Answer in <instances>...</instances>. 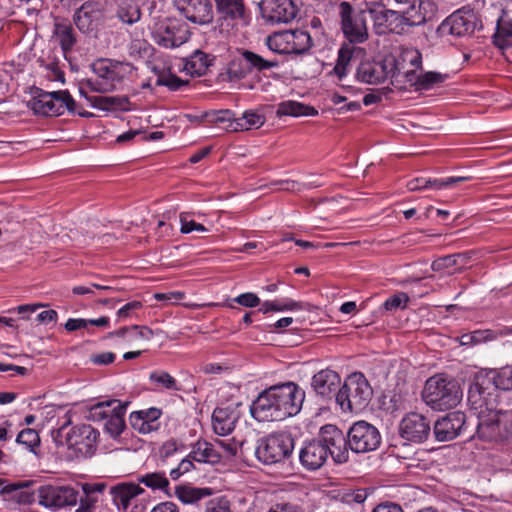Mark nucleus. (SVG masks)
I'll return each mask as SVG.
<instances>
[{
    "mask_svg": "<svg viewBox=\"0 0 512 512\" xmlns=\"http://www.w3.org/2000/svg\"><path fill=\"white\" fill-rule=\"evenodd\" d=\"M92 76L83 80L79 86V93L92 108L105 111H128L130 101L127 96H94L90 92L110 93L117 89L129 68L128 64L110 59H98L92 64Z\"/></svg>",
    "mask_w": 512,
    "mask_h": 512,
    "instance_id": "1",
    "label": "nucleus"
},
{
    "mask_svg": "<svg viewBox=\"0 0 512 512\" xmlns=\"http://www.w3.org/2000/svg\"><path fill=\"white\" fill-rule=\"evenodd\" d=\"M304 399V390L293 382L271 386L253 402L251 414L261 422L281 421L298 414Z\"/></svg>",
    "mask_w": 512,
    "mask_h": 512,
    "instance_id": "2",
    "label": "nucleus"
},
{
    "mask_svg": "<svg viewBox=\"0 0 512 512\" xmlns=\"http://www.w3.org/2000/svg\"><path fill=\"white\" fill-rule=\"evenodd\" d=\"M298 455L301 466L307 471L322 468L329 455L336 463H344L348 460L345 435L335 425H324L317 438L303 443Z\"/></svg>",
    "mask_w": 512,
    "mask_h": 512,
    "instance_id": "3",
    "label": "nucleus"
},
{
    "mask_svg": "<svg viewBox=\"0 0 512 512\" xmlns=\"http://www.w3.org/2000/svg\"><path fill=\"white\" fill-rule=\"evenodd\" d=\"M488 398L482 394L468 391L470 410L476 416L477 435L487 441H497L512 434V410L497 409L496 397Z\"/></svg>",
    "mask_w": 512,
    "mask_h": 512,
    "instance_id": "4",
    "label": "nucleus"
},
{
    "mask_svg": "<svg viewBox=\"0 0 512 512\" xmlns=\"http://www.w3.org/2000/svg\"><path fill=\"white\" fill-rule=\"evenodd\" d=\"M424 402L434 410L455 408L463 398L459 382L445 374H436L428 378L422 391Z\"/></svg>",
    "mask_w": 512,
    "mask_h": 512,
    "instance_id": "5",
    "label": "nucleus"
},
{
    "mask_svg": "<svg viewBox=\"0 0 512 512\" xmlns=\"http://www.w3.org/2000/svg\"><path fill=\"white\" fill-rule=\"evenodd\" d=\"M372 388L362 373L349 375L336 395V402L343 412L359 413L372 399Z\"/></svg>",
    "mask_w": 512,
    "mask_h": 512,
    "instance_id": "6",
    "label": "nucleus"
},
{
    "mask_svg": "<svg viewBox=\"0 0 512 512\" xmlns=\"http://www.w3.org/2000/svg\"><path fill=\"white\" fill-rule=\"evenodd\" d=\"M28 107L37 115L59 116L68 111L72 114H78L84 117H90L92 114L83 112L67 90L53 92L38 91L28 102Z\"/></svg>",
    "mask_w": 512,
    "mask_h": 512,
    "instance_id": "7",
    "label": "nucleus"
},
{
    "mask_svg": "<svg viewBox=\"0 0 512 512\" xmlns=\"http://www.w3.org/2000/svg\"><path fill=\"white\" fill-rule=\"evenodd\" d=\"M368 9L356 10L347 1H341L338 5L340 29L344 38L350 44H362L369 38L366 13Z\"/></svg>",
    "mask_w": 512,
    "mask_h": 512,
    "instance_id": "8",
    "label": "nucleus"
},
{
    "mask_svg": "<svg viewBox=\"0 0 512 512\" xmlns=\"http://www.w3.org/2000/svg\"><path fill=\"white\" fill-rule=\"evenodd\" d=\"M294 449V439L287 432L269 434L258 440L255 449L257 459L266 465L280 463L289 458Z\"/></svg>",
    "mask_w": 512,
    "mask_h": 512,
    "instance_id": "9",
    "label": "nucleus"
},
{
    "mask_svg": "<svg viewBox=\"0 0 512 512\" xmlns=\"http://www.w3.org/2000/svg\"><path fill=\"white\" fill-rule=\"evenodd\" d=\"M126 409L127 404L117 399L101 401L90 407L87 418L92 421L106 420L105 431L111 437L116 438L125 428Z\"/></svg>",
    "mask_w": 512,
    "mask_h": 512,
    "instance_id": "10",
    "label": "nucleus"
},
{
    "mask_svg": "<svg viewBox=\"0 0 512 512\" xmlns=\"http://www.w3.org/2000/svg\"><path fill=\"white\" fill-rule=\"evenodd\" d=\"M154 41L164 48H176L186 43L190 32L188 25L176 18H163L151 27Z\"/></svg>",
    "mask_w": 512,
    "mask_h": 512,
    "instance_id": "11",
    "label": "nucleus"
},
{
    "mask_svg": "<svg viewBox=\"0 0 512 512\" xmlns=\"http://www.w3.org/2000/svg\"><path fill=\"white\" fill-rule=\"evenodd\" d=\"M268 48L279 54H302L312 46L311 36L304 30L275 32L266 39Z\"/></svg>",
    "mask_w": 512,
    "mask_h": 512,
    "instance_id": "12",
    "label": "nucleus"
},
{
    "mask_svg": "<svg viewBox=\"0 0 512 512\" xmlns=\"http://www.w3.org/2000/svg\"><path fill=\"white\" fill-rule=\"evenodd\" d=\"M278 65L275 58L266 59L252 51L242 50L229 62L227 74L231 80H239L247 77L253 70L261 72Z\"/></svg>",
    "mask_w": 512,
    "mask_h": 512,
    "instance_id": "13",
    "label": "nucleus"
},
{
    "mask_svg": "<svg viewBox=\"0 0 512 512\" xmlns=\"http://www.w3.org/2000/svg\"><path fill=\"white\" fill-rule=\"evenodd\" d=\"M346 438V446L355 453H367L376 450L381 444V434L379 430L366 421L354 423Z\"/></svg>",
    "mask_w": 512,
    "mask_h": 512,
    "instance_id": "14",
    "label": "nucleus"
},
{
    "mask_svg": "<svg viewBox=\"0 0 512 512\" xmlns=\"http://www.w3.org/2000/svg\"><path fill=\"white\" fill-rule=\"evenodd\" d=\"M512 390V366H506L498 371H490L485 374H478L474 382L469 387L470 392L482 394L488 398L487 392L491 397L498 398L497 390Z\"/></svg>",
    "mask_w": 512,
    "mask_h": 512,
    "instance_id": "15",
    "label": "nucleus"
},
{
    "mask_svg": "<svg viewBox=\"0 0 512 512\" xmlns=\"http://www.w3.org/2000/svg\"><path fill=\"white\" fill-rule=\"evenodd\" d=\"M373 21V28L378 35L387 33L401 34L405 27L410 25V17L397 11L386 9L381 5H374L368 8Z\"/></svg>",
    "mask_w": 512,
    "mask_h": 512,
    "instance_id": "16",
    "label": "nucleus"
},
{
    "mask_svg": "<svg viewBox=\"0 0 512 512\" xmlns=\"http://www.w3.org/2000/svg\"><path fill=\"white\" fill-rule=\"evenodd\" d=\"M98 433L89 424L72 427L66 435V444L75 457L91 456L96 447Z\"/></svg>",
    "mask_w": 512,
    "mask_h": 512,
    "instance_id": "17",
    "label": "nucleus"
},
{
    "mask_svg": "<svg viewBox=\"0 0 512 512\" xmlns=\"http://www.w3.org/2000/svg\"><path fill=\"white\" fill-rule=\"evenodd\" d=\"M39 504L50 509L75 506L79 493L71 486L44 485L38 489Z\"/></svg>",
    "mask_w": 512,
    "mask_h": 512,
    "instance_id": "18",
    "label": "nucleus"
},
{
    "mask_svg": "<svg viewBox=\"0 0 512 512\" xmlns=\"http://www.w3.org/2000/svg\"><path fill=\"white\" fill-rule=\"evenodd\" d=\"M430 423L422 414L410 412L400 421L398 432L400 437L414 444H420L427 440L430 435Z\"/></svg>",
    "mask_w": 512,
    "mask_h": 512,
    "instance_id": "19",
    "label": "nucleus"
},
{
    "mask_svg": "<svg viewBox=\"0 0 512 512\" xmlns=\"http://www.w3.org/2000/svg\"><path fill=\"white\" fill-rule=\"evenodd\" d=\"M144 493V488L132 481L117 483L108 491L111 503L118 512L127 511L135 505H140L139 496Z\"/></svg>",
    "mask_w": 512,
    "mask_h": 512,
    "instance_id": "20",
    "label": "nucleus"
},
{
    "mask_svg": "<svg viewBox=\"0 0 512 512\" xmlns=\"http://www.w3.org/2000/svg\"><path fill=\"white\" fill-rule=\"evenodd\" d=\"M212 122H225L229 124L227 129L232 132L248 131L252 129H259L266 121L264 114L255 110H247L241 116L230 118L229 111H219L210 115Z\"/></svg>",
    "mask_w": 512,
    "mask_h": 512,
    "instance_id": "21",
    "label": "nucleus"
},
{
    "mask_svg": "<svg viewBox=\"0 0 512 512\" xmlns=\"http://www.w3.org/2000/svg\"><path fill=\"white\" fill-rule=\"evenodd\" d=\"M390 76L396 75L393 73V61L388 59L364 61L359 65L356 73L360 82L373 85L385 82Z\"/></svg>",
    "mask_w": 512,
    "mask_h": 512,
    "instance_id": "22",
    "label": "nucleus"
},
{
    "mask_svg": "<svg viewBox=\"0 0 512 512\" xmlns=\"http://www.w3.org/2000/svg\"><path fill=\"white\" fill-rule=\"evenodd\" d=\"M261 13L271 23H288L296 17L298 7L294 0H262Z\"/></svg>",
    "mask_w": 512,
    "mask_h": 512,
    "instance_id": "23",
    "label": "nucleus"
},
{
    "mask_svg": "<svg viewBox=\"0 0 512 512\" xmlns=\"http://www.w3.org/2000/svg\"><path fill=\"white\" fill-rule=\"evenodd\" d=\"M466 416L463 412L449 413L434 424V435L438 441H451L465 429Z\"/></svg>",
    "mask_w": 512,
    "mask_h": 512,
    "instance_id": "24",
    "label": "nucleus"
},
{
    "mask_svg": "<svg viewBox=\"0 0 512 512\" xmlns=\"http://www.w3.org/2000/svg\"><path fill=\"white\" fill-rule=\"evenodd\" d=\"M178 10L191 22L208 24L213 19L210 0H176Z\"/></svg>",
    "mask_w": 512,
    "mask_h": 512,
    "instance_id": "25",
    "label": "nucleus"
},
{
    "mask_svg": "<svg viewBox=\"0 0 512 512\" xmlns=\"http://www.w3.org/2000/svg\"><path fill=\"white\" fill-rule=\"evenodd\" d=\"M103 17V9L99 3L85 2L76 10L73 20L81 32L89 33L97 29Z\"/></svg>",
    "mask_w": 512,
    "mask_h": 512,
    "instance_id": "26",
    "label": "nucleus"
},
{
    "mask_svg": "<svg viewBox=\"0 0 512 512\" xmlns=\"http://www.w3.org/2000/svg\"><path fill=\"white\" fill-rule=\"evenodd\" d=\"M217 11L222 20V30L227 32L240 23H245V6L243 0H215Z\"/></svg>",
    "mask_w": 512,
    "mask_h": 512,
    "instance_id": "27",
    "label": "nucleus"
},
{
    "mask_svg": "<svg viewBox=\"0 0 512 512\" xmlns=\"http://www.w3.org/2000/svg\"><path fill=\"white\" fill-rule=\"evenodd\" d=\"M472 15L460 10L448 16L439 26L441 35L463 36L473 30Z\"/></svg>",
    "mask_w": 512,
    "mask_h": 512,
    "instance_id": "28",
    "label": "nucleus"
},
{
    "mask_svg": "<svg viewBox=\"0 0 512 512\" xmlns=\"http://www.w3.org/2000/svg\"><path fill=\"white\" fill-rule=\"evenodd\" d=\"M393 61V73L397 71V76L402 75L407 81V72L411 70L417 73L422 68V54L414 47H405L396 60Z\"/></svg>",
    "mask_w": 512,
    "mask_h": 512,
    "instance_id": "29",
    "label": "nucleus"
},
{
    "mask_svg": "<svg viewBox=\"0 0 512 512\" xmlns=\"http://www.w3.org/2000/svg\"><path fill=\"white\" fill-rule=\"evenodd\" d=\"M239 419V412L236 407H217L212 414V426L216 434L226 436L235 429Z\"/></svg>",
    "mask_w": 512,
    "mask_h": 512,
    "instance_id": "30",
    "label": "nucleus"
},
{
    "mask_svg": "<svg viewBox=\"0 0 512 512\" xmlns=\"http://www.w3.org/2000/svg\"><path fill=\"white\" fill-rule=\"evenodd\" d=\"M30 482H10L6 480L3 500L18 505H28L34 502V493L29 490Z\"/></svg>",
    "mask_w": 512,
    "mask_h": 512,
    "instance_id": "31",
    "label": "nucleus"
},
{
    "mask_svg": "<svg viewBox=\"0 0 512 512\" xmlns=\"http://www.w3.org/2000/svg\"><path fill=\"white\" fill-rule=\"evenodd\" d=\"M341 383L339 374L333 370L325 369L313 376L312 385L317 394L328 397L334 393Z\"/></svg>",
    "mask_w": 512,
    "mask_h": 512,
    "instance_id": "32",
    "label": "nucleus"
},
{
    "mask_svg": "<svg viewBox=\"0 0 512 512\" xmlns=\"http://www.w3.org/2000/svg\"><path fill=\"white\" fill-rule=\"evenodd\" d=\"M445 76L438 72L413 73L411 70L407 72V83L415 91H423L433 89L445 81Z\"/></svg>",
    "mask_w": 512,
    "mask_h": 512,
    "instance_id": "33",
    "label": "nucleus"
},
{
    "mask_svg": "<svg viewBox=\"0 0 512 512\" xmlns=\"http://www.w3.org/2000/svg\"><path fill=\"white\" fill-rule=\"evenodd\" d=\"M469 177H447L442 179L415 178L407 183L410 191H420L426 189L441 190L455 183L467 181Z\"/></svg>",
    "mask_w": 512,
    "mask_h": 512,
    "instance_id": "34",
    "label": "nucleus"
},
{
    "mask_svg": "<svg viewBox=\"0 0 512 512\" xmlns=\"http://www.w3.org/2000/svg\"><path fill=\"white\" fill-rule=\"evenodd\" d=\"M190 457L199 463H216L222 455L206 440H198L190 451Z\"/></svg>",
    "mask_w": 512,
    "mask_h": 512,
    "instance_id": "35",
    "label": "nucleus"
},
{
    "mask_svg": "<svg viewBox=\"0 0 512 512\" xmlns=\"http://www.w3.org/2000/svg\"><path fill=\"white\" fill-rule=\"evenodd\" d=\"M276 114L279 117L316 116L318 115V111L313 106H309L298 101L286 100L278 104Z\"/></svg>",
    "mask_w": 512,
    "mask_h": 512,
    "instance_id": "36",
    "label": "nucleus"
},
{
    "mask_svg": "<svg viewBox=\"0 0 512 512\" xmlns=\"http://www.w3.org/2000/svg\"><path fill=\"white\" fill-rule=\"evenodd\" d=\"M210 65L208 56L202 51H195L190 57L185 59L184 70L191 76L203 75Z\"/></svg>",
    "mask_w": 512,
    "mask_h": 512,
    "instance_id": "37",
    "label": "nucleus"
},
{
    "mask_svg": "<svg viewBox=\"0 0 512 512\" xmlns=\"http://www.w3.org/2000/svg\"><path fill=\"white\" fill-rule=\"evenodd\" d=\"M53 34L65 53L71 50L76 42L73 28L68 22H56Z\"/></svg>",
    "mask_w": 512,
    "mask_h": 512,
    "instance_id": "38",
    "label": "nucleus"
},
{
    "mask_svg": "<svg viewBox=\"0 0 512 512\" xmlns=\"http://www.w3.org/2000/svg\"><path fill=\"white\" fill-rule=\"evenodd\" d=\"M354 53V47L350 45H343L338 51V59L333 69L334 74L339 80H342L348 73L351 60Z\"/></svg>",
    "mask_w": 512,
    "mask_h": 512,
    "instance_id": "39",
    "label": "nucleus"
},
{
    "mask_svg": "<svg viewBox=\"0 0 512 512\" xmlns=\"http://www.w3.org/2000/svg\"><path fill=\"white\" fill-rule=\"evenodd\" d=\"M438 5L434 0H421L419 3V15L410 17V25H420L427 21H431L438 14Z\"/></svg>",
    "mask_w": 512,
    "mask_h": 512,
    "instance_id": "40",
    "label": "nucleus"
},
{
    "mask_svg": "<svg viewBox=\"0 0 512 512\" xmlns=\"http://www.w3.org/2000/svg\"><path fill=\"white\" fill-rule=\"evenodd\" d=\"M114 335L126 337L128 340L149 341L154 337V331L147 326L133 325L131 327L121 328Z\"/></svg>",
    "mask_w": 512,
    "mask_h": 512,
    "instance_id": "41",
    "label": "nucleus"
},
{
    "mask_svg": "<svg viewBox=\"0 0 512 512\" xmlns=\"http://www.w3.org/2000/svg\"><path fill=\"white\" fill-rule=\"evenodd\" d=\"M176 497L184 504H193L205 496L210 495L208 489L195 488L190 486H179L175 489Z\"/></svg>",
    "mask_w": 512,
    "mask_h": 512,
    "instance_id": "42",
    "label": "nucleus"
},
{
    "mask_svg": "<svg viewBox=\"0 0 512 512\" xmlns=\"http://www.w3.org/2000/svg\"><path fill=\"white\" fill-rule=\"evenodd\" d=\"M302 305L299 302H296L292 299L286 298L282 300H273V301H265L262 303L260 312L266 314L270 311H292V310H301Z\"/></svg>",
    "mask_w": 512,
    "mask_h": 512,
    "instance_id": "43",
    "label": "nucleus"
},
{
    "mask_svg": "<svg viewBox=\"0 0 512 512\" xmlns=\"http://www.w3.org/2000/svg\"><path fill=\"white\" fill-rule=\"evenodd\" d=\"M79 505L75 512H109L108 506L100 497H92L87 494L78 498Z\"/></svg>",
    "mask_w": 512,
    "mask_h": 512,
    "instance_id": "44",
    "label": "nucleus"
},
{
    "mask_svg": "<svg viewBox=\"0 0 512 512\" xmlns=\"http://www.w3.org/2000/svg\"><path fill=\"white\" fill-rule=\"evenodd\" d=\"M138 484H144L152 490H165L169 486V480L163 472H152L138 477Z\"/></svg>",
    "mask_w": 512,
    "mask_h": 512,
    "instance_id": "45",
    "label": "nucleus"
},
{
    "mask_svg": "<svg viewBox=\"0 0 512 512\" xmlns=\"http://www.w3.org/2000/svg\"><path fill=\"white\" fill-rule=\"evenodd\" d=\"M16 442L37 455V448L40 446V437L34 429L27 428L22 430L17 435Z\"/></svg>",
    "mask_w": 512,
    "mask_h": 512,
    "instance_id": "46",
    "label": "nucleus"
},
{
    "mask_svg": "<svg viewBox=\"0 0 512 512\" xmlns=\"http://www.w3.org/2000/svg\"><path fill=\"white\" fill-rule=\"evenodd\" d=\"M180 232L182 234H189L192 232H207L208 229L201 223L194 220L193 214L189 212H182L179 215Z\"/></svg>",
    "mask_w": 512,
    "mask_h": 512,
    "instance_id": "47",
    "label": "nucleus"
},
{
    "mask_svg": "<svg viewBox=\"0 0 512 512\" xmlns=\"http://www.w3.org/2000/svg\"><path fill=\"white\" fill-rule=\"evenodd\" d=\"M495 42L503 45L505 41L512 38V18L504 15L497 21Z\"/></svg>",
    "mask_w": 512,
    "mask_h": 512,
    "instance_id": "48",
    "label": "nucleus"
},
{
    "mask_svg": "<svg viewBox=\"0 0 512 512\" xmlns=\"http://www.w3.org/2000/svg\"><path fill=\"white\" fill-rule=\"evenodd\" d=\"M151 382L154 384L166 388V389H172L177 390V381L174 377H172L169 373L164 371H155L152 372L149 376Z\"/></svg>",
    "mask_w": 512,
    "mask_h": 512,
    "instance_id": "49",
    "label": "nucleus"
},
{
    "mask_svg": "<svg viewBox=\"0 0 512 512\" xmlns=\"http://www.w3.org/2000/svg\"><path fill=\"white\" fill-rule=\"evenodd\" d=\"M493 338V334L489 330H476L474 332L464 334L460 337L461 345L478 344Z\"/></svg>",
    "mask_w": 512,
    "mask_h": 512,
    "instance_id": "50",
    "label": "nucleus"
},
{
    "mask_svg": "<svg viewBox=\"0 0 512 512\" xmlns=\"http://www.w3.org/2000/svg\"><path fill=\"white\" fill-rule=\"evenodd\" d=\"M409 302V296L404 292H398L389 297L382 305L386 311H394L397 309H404Z\"/></svg>",
    "mask_w": 512,
    "mask_h": 512,
    "instance_id": "51",
    "label": "nucleus"
},
{
    "mask_svg": "<svg viewBox=\"0 0 512 512\" xmlns=\"http://www.w3.org/2000/svg\"><path fill=\"white\" fill-rule=\"evenodd\" d=\"M460 255H447L441 258L436 259L432 262L431 268L436 272H445L450 273V269L453 268L457 264V258Z\"/></svg>",
    "mask_w": 512,
    "mask_h": 512,
    "instance_id": "52",
    "label": "nucleus"
},
{
    "mask_svg": "<svg viewBox=\"0 0 512 512\" xmlns=\"http://www.w3.org/2000/svg\"><path fill=\"white\" fill-rule=\"evenodd\" d=\"M117 17L126 24H132L140 19V11L136 6L120 7Z\"/></svg>",
    "mask_w": 512,
    "mask_h": 512,
    "instance_id": "53",
    "label": "nucleus"
},
{
    "mask_svg": "<svg viewBox=\"0 0 512 512\" xmlns=\"http://www.w3.org/2000/svg\"><path fill=\"white\" fill-rule=\"evenodd\" d=\"M193 459L190 453L187 457L181 460L178 466L170 471V476L173 480L179 479L183 474L191 471L194 468Z\"/></svg>",
    "mask_w": 512,
    "mask_h": 512,
    "instance_id": "54",
    "label": "nucleus"
},
{
    "mask_svg": "<svg viewBox=\"0 0 512 512\" xmlns=\"http://www.w3.org/2000/svg\"><path fill=\"white\" fill-rule=\"evenodd\" d=\"M234 301L241 306L253 308L260 304V298L251 292L238 295Z\"/></svg>",
    "mask_w": 512,
    "mask_h": 512,
    "instance_id": "55",
    "label": "nucleus"
},
{
    "mask_svg": "<svg viewBox=\"0 0 512 512\" xmlns=\"http://www.w3.org/2000/svg\"><path fill=\"white\" fill-rule=\"evenodd\" d=\"M206 512H231L229 502L219 498L210 500L206 506Z\"/></svg>",
    "mask_w": 512,
    "mask_h": 512,
    "instance_id": "56",
    "label": "nucleus"
},
{
    "mask_svg": "<svg viewBox=\"0 0 512 512\" xmlns=\"http://www.w3.org/2000/svg\"><path fill=\"white\" fill-rule=\"evenodd\" d=\"M161 415V411L157 408H151L146 411H138L132 414L135 420H145L154 423Z\"/></svg>",
    "mask_w": 512,
    "mask_h": 512,
    "instance_id": "57",
    "label": "nucleus"
},
{
    "mask_svg": "<svg viewBox=\"0 0 512 512\" xmlns=\"http://www.w3.org/2000/svg\"><path fill=\"white\" fill-rule=\"evenodd\" d=\"M158 84L167 86L171 90H178L184 82L175 75L162 76L158 79Z\"/></svg>",
    "mask_w": 512,
    "mask_h": 512,
    "instance_id": "58",
    "label": "nucleus"
},
{
    "mask_svg": "<svg viewBox=\"0 0 512 512\" xmlns=\"http://www.w3.org/2000/svg\"><path fill=\"white\" fill-rule=\"evenodd\" d=\"M141 307H142V303L139 301L129 302V303L125 304L124 306H122L117 311V316L120 319H126V318L130 317L134 311L139 310Z\"/></svg>",
    "mask_w": 512,
    "mask_h": 512,
    "instance_id": "59",
    "label": "nucleus"
},
{
    "mask_svg": "<svg viewBox=\"0 0 512 512\" xmlns=\"http://www.w3.org/2000/svg\"><path fill=\"white\" fill-rule=\"evenodd\" d=\"M216 445L223 449L226 457L235 456L238 451V443L234 440H217Z\"/></svg>",
    "mask_w": 512,
    "mask_h": 512,
    "instance_id": "60",
    "label": "nucleus"
},
{
    "mask_svg": "<svg viewBox=\"0 0 512 512\" xmlns=\"http://www.w3.org/2000/svg\"><path fill=\"white\" fill-rule=\"evenodd\" d=\"M81 487L83 494H87L92 497H99L98 494L104 491L106 485L104 483H84Z\"/></svg>",
    "mask_w": 512,
    "mask_h": 512,
    "instance_id": "61",
    "label": "nucleus"
},
{
    "mask_svg": "<svg viewBox=\"0 0 512 512\" xmlns=\"http://www.w3.org/2000/svg\"><path fill=\"white\" fill-rule=\"evenodd\" d=\"M179 447L175 440L171 439L163 443L160 448V456L163 459H167L177 453Z\"/></svg>",
    "mask_w": 512,
    "mask_h": 512,
    "instance_id": "62",
    "label": "nucleus"
},
{
    "mask_svg": "<svg viewBox=\"0 0 512 512\" xmlns=\"http://www.w3.org/2000/svg\"><path fill=\"white\" fill-rule=\"evenodd\" d=\"M267 512H301V509L291 503H279L272 506Z\"/></svg>",
    "mask_w": 512,
    "mask_h": 512,
    "instance_id": "63",
    "label": "nucleus"
},
{
    "mask_svg": "<svg viewBox=\"0 0 512 512\" xmlns=\"http://www.w3.org/2000/svg\"><path fill=\"white\" fill-rule=\"evenodd\" d=\"M372 512H403L400 505L393 502H384L378 504Z\"/></svg>",
    "mask_w": 512,
    "mask_h": 512,
    "instance_id": "64",
    "label": "nucleus"
}]
</instances>
